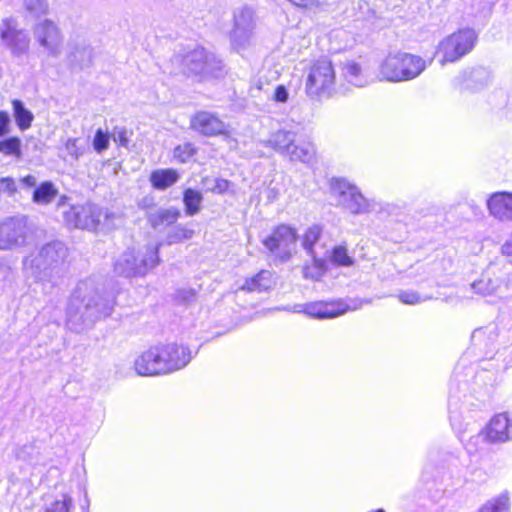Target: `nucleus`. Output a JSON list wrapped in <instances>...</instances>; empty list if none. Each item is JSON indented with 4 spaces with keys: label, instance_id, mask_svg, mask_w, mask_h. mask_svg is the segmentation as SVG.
<instances>
[{
    "label": "nucleus",
    "instance_id": "21",
    "mask_svg": "<svg viewBox=\"0 0 512 512\" xmlns=\"http://www.w3.org/2000/svg\"><path fill=\"white\" fill-rule=\"evenodd\" d=\"M26 226L20 219L10 218L0 223V249H11L24 244Z\"/></svg>",
    "mask_w": 512,
    "mask_h": 512
},
{
    "label": "nucleus",
    "instance_id": "46",
    "mask_svg": "<svg viewBox=\"0 0 512 512\" xmlns=\"http://www.w3.org/2000/svg\"><path fill=\"white\" fill-rule=\"evenodd\" d=\"M20 140L17 137H11L0 141V152L6 155H20Z\"/></svg>",
    "mask_w": 512,
    "mask_h": 512
},
{
    "label": "nucleus",
    "instance_id": "41",
    "mask_svg": "<svg viewBox=\"0 0 512 512\" xmlns=\"http://www.w3.org/2000/svg\"><path fill=\"white\" fill-rule=\"evenodd\" d=\"M399 301L407 305H416L432 298L429 295H420L413 290H401L397 295Z\"/></svg>",
    "mask_w": 512,
    "mask_h": 512
},
{
    "label": "nucleus",
    "instance_id": "2",
    "mask_svg": "<svg viewBox=\"0 0 512 512\" xmlns=\"http://www.w3.org/2000/svg\"><path fill=\"white\" fill-rule=\"evenodd\" d=\"M66 256L67 249L62 242L48 243L39 250L36 256L25 259V273L27 277L33 278L36 282L53 286L63 274Z\"/></svg>",
    "mask_w": 512,
    "mask_h": 512
},
{
    "label": "nucleus",
    "instance_id": "4",
    "mask_svg": "<svg viewBox=\"0 0 512 512\" xmlns=\"http://www.w3.org/2000/svg\"><path fill=\"white\" fill-rule=\"evenodd\" d=\"M427 68V61L420 55L408 52H391L379 63L377 77L391 83L407 82L419 77Z\"/></svg>",
    "mask_w": 512,
    "mask_h": 512
},
{
    "label": "nucleus",
    "instance_id": "10",
    "mask_svg": "<svg viewBox=\"0 0 512 512\" xmlns=\"http://www.w3.org/2000/svg\"><path fill=\"white\" fill-rule=\"evenodd\" d=\"M114 216L91 203L73 205L64 212V220L69 226L86 230H96L100 225L110 229Z\"/></svg>",
    "mask_w": 512,
    "mask_h": 512
},
{
    "label": "nucleus",
    "instance_id": "22",
    "mask_svg": "<svg viewBox=\"0 0 512 512\" xmlns=\"http://www.w3.org/2000/svg\"><path fill=\"white\" fill-rule=\"evenodd\" d=\"M489 214L502 222L512 221V192H495L487 199Z\"/></svg>",
    "mask_w": 512,
    "mask_h": 512
},
{
    "label": "nucleus",
    "instance_id": "16",
    "mask_svg": "<svg viewBox=\"0 0 512 512\" xmlns=\"http://www.w3.org/2000/svg\"><path fill=\"white\" fill-rule=\"evenodd\" d=\"M165 362L159 354L157 345L141 352L133 361V369L139 376L165 375Z\"/></svg>",
    "mask_w": 512,
    "mask_h": 512
},
{
    "label": "nucleus",
    "instance_id": "29",
    "mask_svg": "<svg viewBox=\"0 0 512 512\" xmlns=\"http://www.w3.org/2000/svg\"><path fill=\"white\" fill-rule=\"evenodd\" d=\"M179 215L180 212L175 208H159L149 214L148 220L150 224L156 229L175 223Z\"/></svg>",
    "mask_w": 512,
    "mask_h": 512
},
{
    "label": "nucleus",
    "instance_id": "19",
    "mask_svg": "<svg viewBox=\"0 0 512 512\" xmlns=\"http://www.w3.org/2000/svg\"><path fill=\"white\" fill-rule=\"evenodd\" d=\"M2 41L14 55H22L28 51L30 38L27 32L16 29V22L6 18L0 24Z\"/></svg>",
    "mask_w": 512,
    "mask_h": 512
},
{
    "label": "nucleus",
    "instance_id": "52",
    "mask_svg": "<svg viewBox=\"0 0 512 512\" xmlns=\"http://www.w3.org/2000/svg\"><path fill=\"white\" fill-rule=\"evenodd\" d=\"M21 183L25 186V187H34L36 186V183H37V179L36 177L32 176V175H27L25 176L24 178L21 179Z\"/></svg>",
    "mask_w": 512,
    "mask_h": 512
},
{
    "label": "nucleus",
    "instance_id": "8",
    "mask_svg": "<svg viewBox=\"0 0 512 512\" xmlns=\"http://www.w3.org/2000/svg\"><path fill=\"white\" fill-rule=\"evenodd\" d=\"M336 75L332 63L321 59L310 67L306 82V95L312 100H323L332 97L335 90Z\"/></svg>",
    "mask_w": 512,
    "mask_h": 512
},
{
    "label": "nucleus",
    "instance_id": "57",
    "mask_svg": "<svg viewBox=\"0 0 512 512\" xmlns=\"http://www.w3.org/2000/svg\"><path fill=\"white\" fill-rule=\"evenodd\" d=\"M142 258H143V257L140 255V256L138 257V261H137V262H138V263H141V259H142Z\"/></svg>",
    "mask_w": 512,
    "mask_h": 512
},
{
    "label": "nucleus",
    "instance_id": "56",
    "mask_svg": "<svg viewBox=\"0 0 512 512\" xmlns=\"http://www.w3.org/2000/svg\"><path fill=\"white\" fill-rule=\"evenodd\" d=\"M86 501H88V499H86ZM88 505H89V502H87V505L85 507L82 506V509L84 510V512H89L88 511Z\"/></svg>",
    "mask_w": 512,
    "mask_h": 512
},
{
    "label": "nucleus",
    "instance_id": "24",
    "mask_svg": "<svg viewBox=\"0 0 512 512\" xmlns=\"http://www.w3.org/2000/svg\"><path fill=\"white\" fill-rule=\"evenodd\" d=\"M341 77L349 84L355 87H365L371 83V78L362 67L354 60H347L342 63Z\"/></svg>",
    "mask_w": 512,
    "mask_h": 512
},
{
    "label": "nucleus",
    "instance_id": "12",
    "mask_svg": "<svg viewBox=\"0 0 512 512\" xmlns=\"http://www.w3.org/2000/svg\"><path fill=\"white\" fill-rule=\"evenodd\" d=\"M297 240V230L292 226L281 224L275 227L262 243L275 259L287 262L296 252Z\"/></svg>",
    "mask_w": 512,
    "mask_h": 512
},
{
    "label": "nucleus",
    "instance_id": "28",
    "mask_svg": "<svg viewBox=\"0 0 512 512\" xmlns=\"http://www.w3.org/2000/svg\"><path fill=\"white\" fill-rule=\"evenodd\" d=\"M179 179V173L171 168L158 169L151 173L150 182L158 190H165L175 184Z\"/></svg>",
    "mask_w": 512,
    "mask_h": 512
},
{
    "label": "nucleus",
    "instance_id": "5",
    "mask_svg": "<svg viewBox=\"0 0 512 512\" xmlns=\"http://www.w3.org/2000/svg\"><path fill=\"white\" fill-rule=\"evenodd\" d=\"M478 38L479 33L474 28H459L438 42L434 57L441 66L458 62L474 50Z\"/></svg>",
    "mask_w": 512,
    "mask_h": 512
},
{
    "label": "nucleus",
    "instance_id": "47",
    "mask_svg": "<svg viewBox=\"0 0 512 512\" xmlns=\"http://www.w3.org/2000/svg\"><path fill=\"white\" fill-rule=\"evenodd\" d=\"M24 6L34 16L44 15L48 11L46 0H24Z\"/></svg>",
    "mask_w": 512,
    "mask_h": 512
},
{
    "label": "nucleus",
    "instance_id": "25",
    "mask_svg": "<svg viewBox=\"0 0 512 512\" xmlns=\"http://www.w3.org/2000/svg\"><path fill=\"white\" fill-rule=\"evenodd\" d=\"M490 14V8L484 0H465L462 9L464 21L472 24H484Z\"/></svg>",
    "mask_w": 512,
    "mask_h": 512
},
{
    "label": "nucleus",
    "instance_id": "44",
    "mask_svg": "<svg viewBox=\"0 0 512 512\" xmlns=\"http://www.w3.org/2000/svg\"><path fill=\"white\" fill-rule=\"evenodd\" d=\"M290 98V88L285 84H277L271 92L269 99L276 104H286Z\"/></svg>",
    "mask_w": 512,
    "mask_h": 512
},
{
    "label": "nucleus",
    "instance_id": "3",
    "mask_svg": "<svg viewBox=\"0 0 512 512\" xmlns=\"http://www.w3.org/2000/svg\"><path fill=\"white\" fill-rule=\"evenodd\" d=\"M329 193L335 206L351 215H366L382 211V203L366 197L360 188L344 177H332L329 180Z\"/></svg>",
    "mask_w": 512,
    "mask_h": 512
},
{
    "label": "nucleus",
    "instance_id": "7",
    "mask_svg": "<svg viewBox=\"0 0 512 512\" xmlns=\"http://www.w3.org/2000/svg\"><path fill=\"white\" fill-rule=\"evenodd\" d=\"M511 264L508 261L493 262L471 283L472 290L481 296L502 297L510 286Z\"/></svg>",
    "mask_w": 512,
    "mask_h": 512
},
{
    "label": "nucleus",
    "instance_id": "35",
    "mask_svg": "<svg viewBox=\"0 0 512 512\" xmlns=\"http://www.w3.org/2000/svg\"><path fill=\"white\" fill-rule=\"evenodd\" d=\"M13 114L18 127L25 131L31 127L34 116L31 111L25 108L24 104L20 100H13Z\"/></svg>",
    "mask_w": 512,
    "mask_h": 512
},
{
    "label": "nucleus",
    "instance_id": "17",
    "mask_svg": "<svg viewBox=\"0 0 512 512\" xmlns=\"http://www.w3.org/2000/svg\"><path fill=\"white\" fill-rule=\"evenodd\" d=\"M157 347L161 358L165 362V374L184 368L192 359L191 350L184 345L169 343L159 344Z\"/></svg>",
    "mask_w": 512,
    "mask_h": 512
},
{
    "label": "nucleus",
    "instance_id": "30",
    "mask_svg": "<svg viewBox=\"0 0 512 512\" xmlns=\"http://www.w3.org/2000/svg\"><path fill=\"white\" fill-rule=\"evenodd\" d=\"M314 156L315 148L310 142H294L291 150L287 154V157H289L291 161H299L302 163L311 162Z\"/></svg>",
    "mask_w": 512,
    "mask_h": 512
},
{
    "label": "nucleus",
    "instance_id": "37",
    "mask_svg": "<svg viewBox=\"0 0 512 512\" xmlns=\"http://www.w3.org/2000/svg\"><path fill=\"white\" fill-rule=\"evenodd\" d=\"M330 260L338 266L349 267L354 264L353 258L348 254V250L344 245H338L332 249Z\"/></svg>",
    "mask_w": 512,
    "mask_h": 512
},
{
    "label": "nucleus",
    "instance_id": "9",
    "mask_svg": "<svg viewBox=\"0 0 512 512\" xmlns=\"http://www.w3.org/2000/svg\"><path fill=\"white\" fill-rule=\"evenodd\" d=\"M368 301L359 298L335 299L330 301H314L296 304L292 308L294 313H303L311 318L332 319L349 311H356Z\"/></svg>",
    "mask_w": 512,
    "mask_h": 512
},
{
    "label": "nucleus",
    "instance_id": "48",
    "mask_svg": "<svg viewBox=\"0 0 512 512\" xmlns=\"http://www.w3.org/2000/svg\"><path fill=\"white\" fill-rule=\"evenodd\" d=\"M93 148L96 152L102 153L109 147V135L102 129H98L93 138Z\"/></svg>",
    "mask_w": 512,
    "mask_h": 512
},
{
    "label": "nucleus",
    "instance_id": "51",
    "mask_svg": "<svg viewBox=\"0 0 512 512\" xmlns=\"http://www.w3.org/2000/svg\"><path fill=\"white\" fill-rule=\"evenodd\" d=\"M9 122V115L6 112L0 111V137L7 133Z\"/></svg>",
    "mask_w": 512,
    "mask_h": 512
},
{
    "label": "nucleus",
    "instance_id": "39",
    "mask_svg": "<svg viewBox=\"0 0 512 512\" xmlns=\"http://www.w3.org/2000/svg\"><path fill=\"white\" fill-rule=\"evenodd\" d=\"M196 152L195 146L190 142H186L175 147L173 156L178 162L187 163L195 156Z\"/></svg>",
    "mask_w": 512,
    "mask_h": 512
},
{
    "label": "nucleus",
    "instance_id": "36",
    "mask_svg": "<svg viewBox=\"0 0 512 512\" xmlns=\"http://www.w3.org/2000/svg\"><path fill=\"white\" fill-rule=\"evenodd\" d=\"M202 186L205 191L223 194L228 190L230 182L223 178L204 177Z\"/></svg>",
    "mask_w": 512,
    "mask_h": 512
},
{
    "label": "nucleus",
    "instance_id": "40",
    "mask_svg": "<svg viewBox=\"0 0 512 512\" xmlns=\"http://www.w3.org/2000/svg\"><path fill=\"white\" fill-rule=\"evenodd\" d=\"M449 419L453 430L457 433L461 441H463L464 434L470 430L471 423H464L462 416L453 411L451 407L449 410Z\"/></svg>",
    "mask_w": 512,
    "mask_h": 512
},
{
    "label": "nucleus",
    "instance_id": "43",
    "mask_svg": "<svg viewBox=\"0 0 512 512\" xmlns=\"http://www.w3.org/2000/svg\"><path fill=\"white\" fill-rule=\"evenodd\" d=\"M65 149L73 160H78L84 154L85 146L78 138H68L65 141Z\"/></svg>",
    "mask_w": 512,
    "mask_h": 512
},
{
    "label": "nucleus",
    "instance_id": "18",
    "mask_svg": "<svg viewBox=\"0 0 512 512\" xmlns=\"http://www.w3.org/2000/svg\"><path fill=\"white\" fill-rule=\"evenodd\" d=\"M483 437L491 443H504L512 440V415L499 413L492 417L484 430V435L478 433L476 439Z\"/></svg>",
    "mask_w": 512,
    "mask_h": 512
},
{
    "label": "nucleus",
    "instance_id": "6",
    "mask_svg": "<svg viewBox=\"0 0 512 512\" xmlns=\"http://www.w3.org/2000/svg\"><path fill=\"white\" fill-rule=\"evenodd\" d=\"M159 247L153 243L137 251L128 249L115 262V272L125 277L146 275L159 263Z\"/></svg>",
    "mask_w": 512,
    "mask_h": 512
},
{
    "label": "nucleus",
    "instance_id": "26",
    "mask_svg": "<svg viewBox=\"0 0 512 512\" xmlns=\"http://www.w3.org/2000/svg\"><path fill=\"white\" fill-rule=\"evenodd\" d=\"M273 285L272 273L268 270H262L255 276L246 279L241 289L248 292H262L269 290Z\"/></svg>",
    "mask_w": 512,
    "mask_h": 512
},
{
    "label": "nucleus",
    "instance_id": "15",
    "mask_svg": "<svg viewBox=\"0 0 512 512\" xmlns=\"http://www.w3.org/2000/svg\"><path fill=\"white\" fill-rule=\"evenodd\" d=\"M34 37L49 55H60L63 46V36L59 27L53 21L46 19L39 22L34 27Z\"/></svg>",
    "mask_w": 512,
    "mask_h": 512
},
{
    "label": "nucleus",
    "instance_id": "23",
    "mask_svg": "<svg viewBox=\"0 0 512 512\" xmlns=\"http://www.w3.org/2000/svg\"><path fill=\"white\" fill-rule=\"evenodd\" d=\"M296 135L297 132L292 127L285 125L271 133L269 138L262 143L279 154L287 156L293 143L296 142Z\"/></svg>",
    "mask_w": 512,
    "mask_h": 512
},
{
    "label": "nucleus",
    "instance_id": "55",
    "mask_svg": "<svg viewBox=\"0 0 512 512\" xmlns=\"http://www.w3.org/2000/svg\"><path fill=\"white\" fill-rule=\"evenodd\" d=\"M255 88H256L257 90H262V89H263V87H262V83H261V81H260V80H259V81H257V82L255 83Z\"/></svg>",
    "mask_w": 512,
    "mask_h": 512
},
{
    "label": "nucleus",
    "instance_id": "20",
    "mask_svg": "<svg viewBox=\"0 0 512 512\" xmlns=\"http://www.w3.org/2000/svg\"><path fill=\"white\" fill-rule=\"evenodd\" d=\"M491 73L484 67L468 68L460 72L453 80L460 91L475 92L486 87L491 81Z\"/></svg>",
    "mask_w": 512,
    "mask_h": 512
},
{
    "label": "nucleus",
    "instance_id": "49",
    "mask_svg": "<svg viewBox=\"0 0 512 512\" xmlns=\"http://www.w3.org/2000/svg\"><path fill=\"white\" fill-rule=\"evenodd\" d=\"M0 192L7 193L9 195L16 192V184L12 178L3 177L0 179Z\"/></svg>",
    "mask_w": 512,
    "mask_h": 512
},
{
    "label": "nucleus",
    "instance_id": "27",
    "mask_svg": "<svg viewBox=\"0 0 512 512\" xmlns=\"http://www.w3.org/2000/svg\"><path fill=\"white\" fill-rule=\"evenodd\" d=\"M308 256L310 260L303 265V277L312 281H320L327 270L326 262L324 259L319 258L317 254Z\"/></svg>",
    "mask_w": 512,
    "mask_h": 512
},
{
    "label": "nucleus",
    "instance_id": "53",
    "mask_svg": "<svg viewBox=\"0 0 512 512\" xmlns=\"http://www.w3.org/2000/svg\"><path fill=\"white\" fill-rule=\"evenodd\" d=\"M485 332L486 331L484 329H477V330H475L473 332V334H472V340L474 342L480 341L483 338Z\"/></svg>",
    "mask_w": 512,
    "mask_h": 512
},
{
    "label": "nucleus",
    "instance_id": "54",
    "mask_svg": "<svg viewBox=\"0 0 512 512\" xmlns=\"http://www.w3.org/2000/svg\"><path fill=\"white\" fill-rule=\"evenodd\" d=\"M182 293H185L187 294V296H184L183 299L184 300H189L191 298H194L195 294L192 290H189V291H183Z\"/></svg>",
    "mask_w": 512,
    "mask_h": 512
},
{
    "label": "nucleus",
    "instance_id": "34",
    "mask_svg": "<svg viewBox=\"0 0 512 512\" xmlns=\"http://www.w3.org/2000/svg\"><path fill=\"white\" fill-rule=\"evenodd\" d=\"M202 201V193L198 190L187 188L183 192V203L188 216H193L200 211Z\"/></svg>",
    "mask_w": 512,
    "mask_h": 512
},
{
    "label": "nucleus",
    "instance_id": "31",
    "mask_svg": "<svg viewBox=\"0 0 512 512\" xmlns=\"http://www.w3.org/2000/svg\"><path fill=\"white\" fill-rule=\"evenodd\" d=\"M58 195V189L50 181L41 183L33 192V202L38 205L51 203Z\"/></svg>",
    "mask_w": 512,
    "mask_h": 512
},
{
    "label": "nucleus",
    "instance_id": "50",
    "mask_svg": "<svg viewBox=\"0 0 512 512\" xmlns=\"http://www.w3.org/2000/svg\"><path fill=\"white\" fill-rule=\"evenodd\" d=\"M113 139L115 142H118L121 146H126L128 144L127 133L125 129H117L113 133Z\"/></svg>",
    "mask_w": 512,
    "mask_h": 512
},
{
    "label": "nucleus",
    "instance_id": "1",
    "mask_svg": "<svg viewBox=\"0 0 512 512\" xmlns=\"http://www.w3.org/2000/svg\"><path fill=\"white\" fill-rule=\"evenodd\" d=\"M113 307L114 299L110 295L100 294L94 279L82 280L77 284L68 303L67 326L74 332H83L99 319L109 316Z\"/></svg>",
    "mask_w": 512,
    "mask_h": 512
},
{
    "label": "nucleus",
    "instance_id": "38",
    "mask_svg": "<svg viewBox=\"0 0 512 512\" xmlns=\"http://www.w3.org/2000/svg\"><path fill=\"white\" fill-rule=\"evenodd\" d=\"M72 509L73 499L67 494H62L61 498L54 499L45 505L46 512H71Z\"/></svg>",
    "mask_w": 512,
    "mask_h": 512
},
{
    "label": "nucleus",
    "instance_id": "14",
    "mask_svg": "<svg viewBox=\"0 0 512 512\" xmlns=\"http://www.w3.org/2000/svg\"><path fill=\"white\" fill-rule=\"evenodd\" d=\"M190 128L207 137L228 136L230 134L229 124L210 111L196 112L190 119Z\"/></svg>",
    "mask_w": 512,
    "mask_h": 512
},
{
    "label": "nucleus",
    "instance_id": "32",
    "mask_svg": "<svg viewBox=\"0 0 512 512\" xmlns=\"http://www.w3.org/2000/svg\"><path fill=\"white\" fill-rule=\"evenodd\" d=\"M323 232V227L319 224H314L308 227L301 237V245L306 251L307 255L316 254L315 244L319 241Z\"/></svg>",
    "mask_w": 512,
    "mask_h": 512
},
{
    "label": "nucleus",
    "instance_id": "33",
    "mask_svg": "<svg viewBox=\"0 0 512 512\" xmlns=\"http://www.w3.org/2000/svg\"><path fill=\"white\" fill-rule=\"evenodd\" d=\"M478 512H510V496L504 491L485 502Z\"/></svg>",
    "mask_w": 512,
    "mask_h": 512
},
{
    "label": "nucleus",
    "instance_id": "42",
    "mask_svg": "<svg viewBox=\"0 0 512 512\" xmlns=\"http://www.w3.org/2000/svg\"><path fill=\"white\" fill-rule=\"evenodd\" d=\"M92 58L93 50L89 45H83L72 53V61L77 62L81 67L89 65Z\"/></svg>",
    "mask_w": 512,
    "mask_h": 512
},
{
    "label": "nucleus",
    "instance_id": "11",
    "mask_svg": "<svg viewBox=\"0 0 512 512\" xmlns=\"http://www.w3.org/2000/svg\"><path fill=\"white\" fill-rule=\"evenodd\" d=\"M183 64L189 74L201 80L222 78L226 74L223 61L203 47L190 51L184 57Z\"/></svg>",
    "mask_w": 512,
    "mask_h": 512
},
{
    "label": "nucleus",
    "instance_id": "45",
    "mask_svg": "<svg viewBox=\"0 0 512 512\" xmlns=\"http://www.w3.org/2000/svg\"><path fill=\"white\" fill-rule=\"evenodd\" d=\"M194 231L192 229L176 226L168 234L169 243H176L192 238Z\"/></svg>",
    "mask_w": 512,
    "mask_h": 512
},
{
    "label": "nucleus",
    "instance_id": "13",
    "mask_svg": "<svg viewBox=\"0 0 512 512\" xmlns=\"http://www.w3.org/2000/svg\"><path fill=\"white\" fill-rule=\"evenodd\" d=\"M254 28V12L251 8L242 7L234 12V28L231 32L234 50L241 53L251 45Z\"/></svg>",
    "mask_w": 512,
    "mask_h": 512
}]
</instances>
